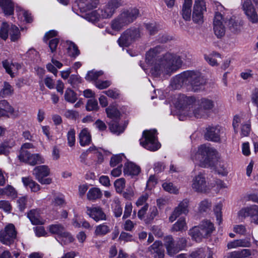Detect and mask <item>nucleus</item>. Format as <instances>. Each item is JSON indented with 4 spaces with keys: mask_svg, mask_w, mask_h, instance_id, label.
<instances>
[{
    "mask_svg": "<svg viewBox=\"0 0 258 258\" xmlns=\"http://www.w3.org/2000/svg\"><path fill=\"white\" fill-rule=\"evenodd\" d=\"M163 50L164 48L159 45L151 48L146 54V61L152 65L151 73L155 77L161 74H169L177 70L182 64L179 56L169 52L156 58L157 55Z\"/></svg>",
    "mask_w": 258,
    "mask_h": 258,
    "instance_id": "nucleus-1",
    "label": "nucleus"
},
{
    "mask_svg": "<svg viewBox=\"0 0 258 258\" xmlns=\"http://www.w3.org/2000/svg\"><path fill=\"white\" fill-rule=\"evenodd\" d=\"M123 0H108L99 9L93 11L88 14L89 21L94 22L99 19L111 18L117 10L123 6Z\"/></svg>",
    "mask_w": 258,
    "mask_h": 258,
    "instance_id": "nucleus-2",
    "label": "nucleus"
},
{
    "mask_svg": "<svg viewBox=\"0 0 258 258\" xmlns=\"http://www.w3.org/2000/svg\"><path fill=\"white\" fill-rule=\"evenodd\" d=\"M139 11L136 8L124 9L111 22L112 29L120 31L124 27L133 23L139 16Z\"/></svg>",
    "mask_w": 258,
    "mask_h": 258,
    "instance_id": "nucleus-3",
    "label": "nucleus"
},
{
    "mask_svg": "<svg viewBox=\"0 0 258 258\" xmlns=\"http://www.w3.org/2000/svg\"><path fill=\"white\" fill-rule=\"evenodd\" d=\"M139 11L136 8L124 9L111 22L112 29L120 31L124 27L133 23L139 16Z\"/></svg>",
    "mask_w": 258,
    "mask_h": 258,
    "instance_id": "nucleus-4",
    "label": "nucleus"
},
{
    "mask_svg": "<svg viewBox=\"0 0 258 258\" xmlns=\"http://www.w3.org/2000/svg\"><path fill=\"white\" fill-rule=\"evenodd\" d=\"M215 229L212 222L208 220H204L199 226L190 229L188 233L192 239L197 242H201L203 239L210 237Z\"/></svg>",
    "mask_w": 258,
    "mask_h": 258,
    "instance_id": "nucleus-5",
    "label": "nucleus"
},
{
    "mask_svg": "<svg viewBox=\"0 0 258 258\" xmlns=\"http://www.w3.org/2000/svg\"><path fill=\"white\" fill-rule=\"evenodd\" d=\"M140 144L145 149L152 151L158 150L161 145L157 139V131L151 130L143 133V138L140 139Z\"/></svg>",
    "mask_w": 258,
    "mask_h": 258,
    "instance_id": "nucleus-6",
    "label": "nucleus"
},
{
    "mask_svg": "<svg viewBox=\"0 0 258 258\" xmlns=\"http://www.w3.org/2000/svg\"><path fill=\"white\" fill-rule=\"evenodd\" d=\"M186 83L189 85L194 92L201 90L205 83L204 78L200 72L195 71L184 72Z\"/></svg>",
    "mask_w": 258,
    "mask_h": 258,
    "instance_id": "nucleus-7",
    "label": "nucleus"
},
{
    "mask_svg": "<svg viewBox=\"0 0 258 258\" xmlns=\"http://www.w3.org/2000/svg\"><path fill=\"white\" fill-rule=\"evenodd\" d=\"M175 105L179 112V119L183 120L184 116V112L186 110H189L191 106L196 103V98L194 96H187L184 94H179L176 97Z\"/></svg>",
    "mask_w": 258,
    "mask_h": 258,
    "instance_id": "nucleus-8",
    "label": "nucleus"
},
{
    "mask_svg": "<svg viewBox=\"0 0 258 258\" xmlns=\"http://www.w3.org/2000/svg\"><path fill=\"white\" fill-rule=\"evenodd\" d=\"M141 35V32L139 28H131L122 33L117 42L120 46L127 47L140 38Z\"/></svg>",
    "mask_w": 258,
    "mask_h": 258,
    "instance_id": "nucleus-9",
    "label": "nucleus"
},
{
    "mask_svg": "<svg viewBox=\"0 0 258 258\" xmlns=\"http://www.w3.org/2000/svg\"><path fill=\"white\" fill-rule=\"evenodd\" d=\"M9 35H10L12 41H17L20 37L19 29L14 25H10L8 23L4 22L0 27V37L6 40Z\"/></svg>",
    "mask_w": 258,
    "mask_h": 258,
    "instance_id": "nucleus-10",
    "label": "nucleus"
},
{
    "mask_svg": "<svg viewBox=\"0 0 258 258\" xmlns=\"http://www.w3.org/2000/svg\"><path fill=\"white\" fill-rule=\"evenodd\" d=\"M241 125V135L242 137L248 136L251 131V122L247 115L234 116L233 121V126L235 132H237V128Z\"/></svg>",
    "mask_w": 258,
    "mask_h": 258,
    "instance_id": "nucleus-11",
    "label": "nucleus"
},
{
    "mask_svg": "<svg viewBox=\"0 0 258 258\" xmlns=\"http://www.w3.org/2000/svg\"><path fill=\"white\" fill-rule=\"evenodd\" d=\"M33 148L34 146L30 143H26L22 145L18 155L20 161H39L42 159L39 154H31L27 150Z\"/></svg>",
    "mask_w": 258,
    "mask_h": 258,
    "instance_id": "nucleus-12",
    "label": "nucleus"
},
{
    "mask_svg": "<svg viewBox=\"0 0 258 258\" xmlns=\"http://www.w3.org/2000/svg\"><path fill=\"white\" fill-rule=\"evenodd\" d=\"M32 174L36 179L42 184H49L52 182V178H45L50 174V169L47 166L41 165L35 167Z\"/></svg>",
    "mask_w": 258,
    "mask_h": 258,
    "instance_id": "nucleus-13",
    "label": "nucleus"
},
{
    "mask_svg": "<svg viewBox=\"0 0 258 258\" xmlns=\"http://www.w3.org/2000/svg\"><path fill=\"white\" fill-rule=\"evenodd\" d=\"M17 236L15 226L12 224L8 225L5 229L0 231V241L4 244L10 245Z\"/></svg>",
    "mask_w": 258,
    "mask_h": 258,
    "instance_id": "nucleus-14",
    "label": "nucleus"
},
{
    "mask_svg": "<svg viewBox=\"0 0 258 258\" xmlns=\"http://www.w3.org/2000/svg\"><path fill=\"white\" fill-rule=\"evenodd\" d=\"M191 187L197 192H206L207 190V185L204 175L202 173H199L194 177L192 180Z\"/></svg>",
    "mask_w": 258,
    "mask_h": 258,
    "instance_id": "nucleus-15",
    "label": "nucleus"
},
{
    "mask_svg": "<svg viewBox=\"0 0 258 258\" xmlns=\"http://www.w3.org/2000/svg\"><path fill=\"white\" fill-rule=\"evenodd\" d=\"M184 116L188 117H195L196 118H206L208 116V114L204 109L197 103H194L189 110H185Z\"/></svg>",
    "mask_w": 258,
    "mask_h": 258,
    "instance_id": "nucleus-16",
    "label": "nucleus"
},
{
    "mask_svg": "<svg viewBox=\"0 0 258 258\" xmlns=\"http://www.w3.org/2000/svg\"><path fill=\"white\" fill-rule=\"evenodd\" d=\"M198 166L204 168H210L212 171L223 176L228 173L227 168L223 162H200Z\"/></svg>",
    "mask_w": 258,
    "mask_h": 258,
    "instance_id": "nucleus-17",
    "label": "nucleus"
},
{
    "mask_svg": "<svg viewBox=\"0 0 258 258\" xmlns=\"http://www.w3.org/2000/svg\"><path fill=\"white\" fill-rule=\"evenodd\" d=\"M198 152L207 160H218L219 158V154L216 150L205 145H201Z\"/></svg>",
    "mask_w": 258,
    "mask_h": 258,
    "instance_id": "nucleus-18",
    "label": "nucleus"
},
{
    "mask_svg": "<svg viewBox=\"0 0 258 258\" xmlns=\"http://www.w3.org/2000/svg\"><path fill=\"white\" fill-rule=\"evenodd\" d=\"M86 213L90 217L96 222L106 219V215L102 209L99 206H93L86 207Z\"/></svg>",
    "mask_w": 258,
    "mask_h": 258,
    "instance_id": "nucleus-19",
    "label": "nucleus"
},
{
    "mask_svg": "<svg viewBox=\"0 0 258 258\" xmlns=\"http://www.w3.org/2000/svg\"><path fill=\"white\" fill-rule=\"evenodd\" d=\"M223 18L222 15L219 12L215 14L214 19V31L215 35L218 38L223 36L225 33V27L223 24Z\"/></svg>",
    "mask_w": 258,
    "mask_h": 258,
    "instance_id": "nucleus-20",
    "label": "nucleus"
},
{
    "mask_svg": "<svg viewBox=\"0 0 258 258\" xmlns=\"http://www.w3.org/2000/svg\"><path fill=\"white\" fill-rule=\"evenodd\" d=\"M242 8L247 18L251 23H256L258 22L257 14L250 0H246L244 2Z\"/></svg>",
    "mask_w": 258,
    "mask_h": 258,
    "instance_id": "nucleus-21",
    "label": "nucleus"
},
{
    "mask_svg": "<svg viewBox=\"0 0 258 258\" xmlns=\"http://www.w3.org/2000/svg\"><path fill=\"white\" fill-rule=\"evenodd\" d=\"M188 201L187 200L184 199L180 202L178 206L176 207L172 212L171 216L169 218V220L171 222H173L180 215L182 214H186L188 212Z\"/></svg>",
    "mask_w": 258,
    "mask_h": 258,
    "instance_id": "nucleus-22",
    "label": "nucleus"
},
{
    "mask_svg": "<svg viewBox=\"0 0 258 258\" xmlns=\"http://www.w3.org/2000/svg\"><path fill=\"white\" fill-rule=\"evenodd\" d=\"M206 11L205 3L200 4L197 1L195 2L194 6L192 19L196 23L200 24L203 21L204 12Z\"/></svg>",
    "mask_w": 258,
    "mask_h": 258,
    "instance_id": "nucleus-23",
    "label": "nucleus"
},
{
    "mask_svg": "<svg viewBox=\"0 0 258 258\" xmlns=\"http://www.w3.org/2000/svg\"><path fill=\"white\" fill-rule=\"evenodd\" d=\"M148 251L154 258H164V249L162 243L160 241H156L148 248Z\"/></svg>",
    "mask_w": 258,
    "mask_h": 258,
    "instance_id": "nucleus-24",
    "label": "nucleus"
},
{
    "mask_svg": "<svg viewBox=\"0 0 258 258\" xmlns=\"http://www.w3.org/2000/svg\"><path fill=\"white\" fill-rule=\"evenodd\" d=\"M164 242L167 253L170 256H173L181 250V248H179L178 245L175 244L171 236H166L164 239Z\"/></svg>",
    "mask_w": 258,
    "mask_h": 258,
    "instance_id": "nucleus-25",
    "label": "nucleus"
},
{
    "mask_svg": "<svg viewBox=\"0 0 258 258\" xmlns=\"http://www.w3.org/2000/svg\"><path fill=\"white\" fill-rule=\"evenodd\" d=\"M221 135L220 127H209L207 128V132L205 135V138L207 140L218 142L220 141V136Z\"/></svg>",
    "mask_w": 258,
    "mask_h": 258,
    "instance_id": "nucleus-26",
    "label": "nucleus"
},
{
    "mask_svg": "<svg viewBox=\"0 0 258 258\" xmlns=\"http://www.w3.org/2000/svg\"><path fill=\"white\" fill-rule=\"evenodd\" d=\"M140 172V167L134 162H126L125 163L123 169V172L125 175L136 176Z\"/></svg>",
    "mask_w": 258,
    "mask_h": 258,
    "instance_id": "nucleus-27",
    "label": "nucleus"
},
{
    "mask_svg": "<svg viewBox=\"0 0 258 258\" xmlns=\"http://www.w3.org/2000/svg\"><path fill=\"white\" fill-rule=\"evenodd\" d=\"M196 103H197V105H199L202 107L208 114L210 111L212 110L215 106L214 102L213 100L206 97H203L199 99H196Z\"/></svg>",
    "mask_w": 258,
    "mask_h": 258,
    "instance_id": "nucleus-28",
    "label": "nucleus"
},
{
    "mask_svg": "<svg viewBox=\"0 0 258 258\" xmlns=\"http://www.w3.org/2000/svg\"><path fill=\"white\" fill-rule=\"evenodd\" d=\"M2 63L6 72L12 78L15 76L18 70L21 68V66L18 63H14L8 60H4Z\"/></svg>",
    "mask_w": 258,
    "mask_h": 258,
    "instance_id": "nucleus-29",
    "label": "nucleus"
},
{
    "mask_svg": "<svg viewBox=\"0 0 258 258\" xmlns=\"http://www.w3.org/2000/svg\"><path fill=\"white\" fill-rule=\"evenodd\" d=\"M79 139L81 146H88L91 143V136L88 128H84L81 131Z\"/></svg>",
    "mask_w": 258,
    "mask_h": 258,
    "instance_id": "nucleus-30",
    "label": "nucleus"
},
{
    "mask_svg": "<svg viewBox=\"0 0 258 258\" xmlns=\"http://www.w3.org/2000/svg\"><path fill=\"white\" fill-rule=\"evenodd\" d=\"M184 72L174 77L171 82V86L174 89H178L183 85H187Z\"/></svg>",
    "mask_w": 258,
    "mask_h": 258,
    "instance_id": "nucleus-31",
    "label": "nucleus"
},
{
    "mask_svg": "<svg viewBox=\"0 0 258 258\" xmlns=\"http://www.w3.org/2000/svg\"><path fill=\"white\" fill-rule=\"evenodd\" d=\"M227 23L229 29L233 32H238L241 30V27L243 25L242 22L241 20L237 19L235 17L230 18Z\"/></svg>",
    "mask_w": 258,
    "mask_h": 258,
    "instance_id": "nucleus-32",
    "label": "nucleus"
},
{
    "mask_svg": "<svg viewBox=\"0 0 258 258\" xmlns=\"http://www.w3.org/2000/svg\"><path fill=\"white\" fill-rule=\"evenodd\" d=\"M0 6L6 15L13 14L14 5L11 0H0Z\"/></svg>",
    "mask_w": 258,
    "mask_h": 258,
    "instance_id": "nucleus-33",
    "label": "nucleus"
},
{
    "mask_svg": "<svg viewBox=\"0 0 258 258\" xmlns=\"http://www.w3.org/2000/svg\"><path fill=\"white\" fill-rule=\"evenodd\" d=\"M22 181L24 185L26 187H29L32 192H37L40 189V185L31 177H23L22 178Z\"/></svg>",
    "mask_w": 258,
    "mask_h": 258,
    "instance_id": "nucleus-34",
    "label": "nucleus"
},
{
    "mask_svg": "<svg viewBox=\"0 0 258 258\" xmlns=\"http://www.w3.org/2000/svg\"><path fill=\"white\" fill-rule=\"evenodd\" d=\"M28 218L33 225H41L43 224V220L40 217L39 211L32 210L27 214Z\"/></svg>",
    "mask_w": 258,
    "mask_h": 258,
    "instance_id": "nucleus-35",
    "label": "nucleus"
},
{
    "mask_svg": "<svg viewBox=\"0 0 258 258\" xmlns=\"http://www.w3.org/2000/svg\"><path fill=\"white\" fill-rule=\"evenodd\" d=\"M192 5V0H184L181 11V14L183 18L188 21L191 17V7Z\"/></svg>",
    "mask_w": 258,
    "mask_h": 258,
    "instance_id": "nucleus-36",
    "label": "nucleus"
},
{
    "mask_svg": "<svg viewBox=\"0 0 258 258\" xmlns=\"http://www.w3.org/2000/svg\"><path fill=\"white\" fill-rule=\"evenodd\" d=\"M251 255V251L248 249L234 251L228 254L227 258H244Z\"/></svg>",
    "mask_w": 258,
    "mask_h": 258,
    "instance_id": "nucleus-37",
    "label": "nucleus"
},
{
    "mask_svg": "<svg viewBox=\"0 0 258 258\" xmlns=\"http://www.w3.org/2000/svg\"><path fill=\"white\" fill-rule=\"evenodd\" d=\"M102 192L99 188H91L87 194V199L89 201H95L100 199L102 197Z\"/></svg>",
    "mask_w": 258,
    "mask_h": 258,
    "instance_id": "nucleus-38",
    "label": "nucleus"
},
{
    "mask_svg": "<svg viewBox=\"0 0 258 258\" xmlns=\"http://www.w3.org/2000/svg\"><path fill=\"white\" fill-rule=\"evenodd\" d=\"M0 109H5V113H10L14 116H18L19 114L18 110L14 109L11 106L9 105L8 102L4 100L0 101Z\"/></svg>",
    "mask_w": 258,
    "mask_h": 258,
    "instance_id": "nucleus-39",
    "label": "nucleus"
},
{
    "mask_svg": "<svg viewBox=\"0 0 258 258\" xmlns=\"http://www.w3.org/2000/svg\"><path fill=\"white\" fill-rule=\"evenodd\" d=\"M3 196L15 199L17 197L18 192L15 188L11 185H7L6 187L2 188Z\"/></svg>",
    "mask_w": 258,
    "mask_h": 258,
    "instance_id": "nucleus-40",
    "label": "nucleus"
},
{
    "mask_svg": "<svg viewBox=\"0 0 258 258\" xmlns=\"http://www.w3.org/2000/svg\"><path fill=\"white\" fill-rule=\"evenodd\" d=\"M119 120H111L109 123V127L110 131L113 133L120 134L122 133L125 128L123 126H121L118 123Z\"/></svg>",
    "mask_w": 258,
    "mask_h": 258,
    "instance_id": "nucleus-41",
    "label": "nucleus"
},
{
    "mask_svg": "<svg viewBox=\"0 0 258 258\" xmlns=\"http://www.w3.org/2000/svg\"><path fill=\"white\" fill-rule=\"evenodd\" d=\"M110 231V227L105 223H103L96 227L94 234L97 236H102L108 234Z\"/></svg>",
    "mask_w": 258,
    "mask_h": 258,
    "instance_id": "nucleus-42",
    "label": "nucleus"
},
{
    "mask_svg": "<svg viewBox=\"0 0 258 258\" xmlns=\"http://www.w3.org/2000/svg\"><path fill=\"white\" fill-rule=\"evenodd\" d=\"M187 229L185 220L184 218H179L172 227V231H182Z\"/></svg>",
    "mask_w": 258,
    "mask_h": 258,
    "instance_id": "nucleus-43",
    "label": "nucleus"
},
{
    "mask_svg": "<svg viewBox=\"0 0 258 258\" xmlns=\"http://www.w3.org/2000/svg\"><path fill=\"white\" fill-rule=\"evenodd\" d=\"M111 207L116 217H120L122 213V209L121 207L120 201L118 199L115 198L111 204Z\"/></svg>",
    "mask_w": 258,
    "mask_h": 258,
    "instance_id": "nucleus-44",
    "label": "nucleus"
},
{
    "mask_svg": "<svg viewBox=\"0 0 258 258\" xmlns=\"http://www.w3.org/2000/svg\"><path fill=\"white\" fill-rule=\"evenodd\" d=\"M67 43L68 46L67 48L68 54L74 57L78 56L80 54V51L77 46L71 41H67Z\"/></svg>",
    "mask_w": 258,
    "mask_h": 258,
    "instance_id": "nucleus-45",
    "label": "nucleus"
},
{
    "mask_svg": "<svg viewBox=\"0 0 258 258\" xmlns=\"http://www.w3.org/2000/svg\"><path fill=\"white\" fill-rule=\"evenodd\" d=\"M61 244H67L72 242L74 238L71 234L66 230L57 239Z\"/></svg>",
    "mask_w": 258,
    "mask_h": 258,
    "instance_id": "nucleus-46",
    "label": "nucleus"
},
{
    "mask_svg": "<svg viewBox=\"0 0 258 258\" xmlns=\"http://www.w3.org/2000/svg\"><path fill=\"white\" fill-rule=\"evenodd\" d=\"M107 116L112 120H119L120 112L115 107L109 106L106 109Z\"/></svg>",
    "mask_w": 258,
    "mask_h": 258,
    "instance_id": "nucleus-47",
    "label": "nucleus"
},
{
    "mask_svg": "<svg viewBox=\"0 0 258 258\" xmlns=\"http://www.w3.org/2000/svg\"><path fill=\"white\" fill-rule=\"evenodd\" d=\"M64 98L66 101L74 103L77 100L76 93L70 88H68L65 91Z\"/></svg>",
    "mask_w": 258,
    "mask_h": 258,
    "instance_id": "nucleus-48",
    "label": "nucleus"
},
{
    "mask_svg": "<svg viewBox=\"0 0 258 258\" xmlns=\"http://www.w3.org/2000/svg\"><path fill=\"white\" fill-rule=\"evenodd\" d=\"M49 230L52 234H56L57 238L65 231L64 227L60 224H53L49 226Z\"/></svg>",
    "mask_w": 258,
    "mask_h": 258,
    "instance_id": "nucleus-49",
    "label": "nucleus"
},
{
    "mask_svg": "<svg viewBox=\"0 0 258 258\" xmlns=\"http://www.w3.org/2000/svg\"><path fill=\"white\" fill-rule=\"evenodd\" d=\"M223 207L222 203L220 202L216 204L214 208V214L216 217V220L218 224H220L222 221V208Z\"/></svg>",
    "mask_w": 258,
    "mask_h": 258,
    "instance_id": "nucleus-50",
    "label": "nucleus"
},
{
    "mask_svg": "<svg viewBox=\"0 0 258 258\" xmlns=\"http://www.w3.org/2000/svg\"><path fill=\"white\" fill-rule=\"evenodd\" d=\"M252 212V206L249 207H245L240 210L238 213V217L240 220H243L247 217L251 216Z\"/></svg>",
    "mask_w": 258,
    "mask_h": 258,
    "instance_id": "nucleus-51",
    "label": "nucleus"
},
{
    "mask_svg": "<svg viewBox=\"0 0 258 258\" xmlns=\"http://www.w3.org/2000/svg\"><path fill=\"white\" fill-rule=\"evenodd\" d=\"M103 72L102 71L92 70L88 72L86 76V79L88 81H92L97 80L99 77L103 75Z\"/></svg>",
    "mask_w": 258,
    "mask_h": 258,
    "instance_id": "nucleus-52",
    "label": "nucleus"
},
{
    "mask_svg": "<svg viewBox=\"0 0 258 258\" xmlns=\"http://www.w3.org/2000/svg\"><path fill=\"white\" fill-rule=\"evenodd\" d=\"M68 144L70 147H73L76 142L75 131L74 128L70 129L67 134Z\"/></svg>",
    "mask_w": 258,
    "mask_h": 258,
    "instance_id": "nucleus-53",
    "label": "nucleus"
},
{
    "mask_svg": "<svg viewBox=\"0 0 258 258\" xmlns=\"http://www.w3.org/2000/svg\"><path fill=\"white\" fill-rule=\"evenodd\" d=\"M13 92L11 86L7 83H5L3 88L0 91V96L2 97H6L10 95Z\"/></svg>",
    "mask_w": 258,
    "mask_h": 258,
    "instance_id": "nucleus-54",
    "label": "nucleus"
},
{
    "mask_svg": "<svg viewBox=\"0 0 258 258\" xmlns=\"http://www.w3.org/2000/svg\"><path fill=\"white\" fill-rule=\"evenodd\" d=\"M98 102L94 99H91L88 100L86 108L87 111L97 110L98 109Z\"/></svg>",
    "mask_w": 258,
    "mask_h": 258,
    "instance_id": "nucleus-55",
    "label": "nucleus"
},
{
    "mask_svg": "<svg viewBox=\"0 0 258 258\" xmlns=\"http://www.w3.org/2000/svg\"><path fill=\"white\" fill-rule=\"evenodd\" d=\"M162 187L165 190L171 194H177L178 192V189L172 183L165 182L162 184Z\"/></svg>",
    "mask_w": 258,
    "mask_h": 258,
    "instance_id": "nucleus-56",
    "label": "nucleus"
},
{
    "mask_svg": "<svg viewBox=\"0 0 258 258\" xmlns=\"http://www.w3.org/2000/svg\"><path fill=\"white\" fill-rule=\"evenodd\" d=\"M125 179L123 178L116 180L114 183V186L117 192H121L125 187Z\"/></svg>",
    "mask_w": 258,
    "mask_h": 258,
    "instance_id": "nucleus-57",
    "label": "nucleus"
},
{
    "mask_svg": "<svg viewBox=\"0 0 258 258\" xmlns=\"http://www.w3.org/2000/svg\"><path fill=\"white\" fill-rule=\"evenodd\" d=\"M88 10L95 8L98 6L99 0H81Z\"/></svg>",
    "mask_w": 258,
    "mask_h": 258,
    "instance_id": "nucleus-58",
    "label": "nucleus"
},
{
    "mask_svg": "<svg viewBox=\"0 0 258 258\" xmlns=\"http://www.w3.org/2000/svg\"><path fill=\"white\" fill-rule=\"evenodd\" d=\"M205 250L203 248H200L192 251L189 255V258H204Z\"/></svg>",
    "mask_w": 258,
    "mask_h": 258,
    "instance_id": "nucleus-59",
    "label": "nucleus"
},
{
    "mask_svg": "<svg viewBox=\"0 0 258 258\" xmlns=\"http://www.w3.org/2000/svg\"><path fill=\"white\" fill-rule=\"evenodd\" d=\"M250 219L251 222L258 224V206H252V212Z\"/></svg>",
    "mask_w": 258,
    "mask_h": 258,
    "instance_id": "nucleus-60",
    "label": "nucleus"
},
{
    "mask_svg": "<svg viewBox=\"0 0 258 258\" xmlns=\"http://www.w3.org/2000/svg\"><path fill=\"white\" fill-rule=\"evenodd\" d=\"M111 82L108 80L101 81L98 80L95 83V86L99 89L102 90L107 88L111 85Z\"/></svg>",
    "mask_w": 258,
    "mask_h": 258,
    "instance_id": "nucleus-61",
    "label": "nucleus"
},
{
    "mask_svg": "<svg viewBox=\"0 0 258 258\" xmlns=\"http://www.w3.org/2000/svg\"><path fill=\"white\" fill-rule=\"evenodd\" d=\"M158 211L157 208L155 206L150 208L148 217L146 219V222H149L153 220L158 215Z\"/></svg>",
    "mask_w": 258,
    "mask_h": 258,
    "instance_id": "nucleus-62",
    "label": "nucleus"
},
{
    "mask_svg": "<svg viewBox=\"0 0 258 258\" xmlns=\"http://www.w3.org/2000/svg\"><path fill=\"white\" fill-rule=\"evenodd\" d=\"M0 209H2L6 212H10L12 206L9 201L1 200L0 201Z\"/></svg>",
    "mask_w": 258,
    "mask_h": 258,
    "instance_id": "nucleus-63",
    "label": "nucleus"
},
{
    "mask_svg": "<svg viewBox=\"0 0 258 258\" xmlns=\"http://www.w3.org/2000/svg\"><path fill=\"white\" fill-rule=\"evenodd\" d=\"M103 93L107 95L108 97L116 99L119 96V91L117 89H109L107 91H103Z\"/></svg>",
    "mask_w": 258,
    "mask_h": 258,
    "instance_id": "nucleus-64",
    "label": "nucleus"
}]
</instances>
